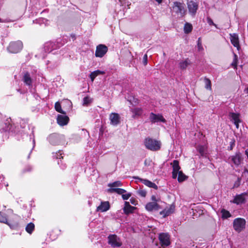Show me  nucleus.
Instances as JSON below:
<instances>
[{"mask_svg":"<svg viewBox=\"0 0 248 248\" xmlns=\"http://www.w3.org/2000/svg\"><path fill=\"white\" fill-rule=\"evenodd\" d=\"M187 9L189 15L194 17L197 13V11L199 8V4L197 2L194 1L193 0H187Z\"/></svg>","mask_w":248,"mask_h":248,"instance_id":"obj_8","label":"nucleus"},{"mask_svg":"<svg viewBox=\"0 0 248 248\" xmlns=\"http://www.w3.org/2000/svg\"><path fill=\"white\" fill-rule=\"evenodd\" d=\"M197 149L201 156H205L206 151L205 148L203 146L199 145L197 147Z\"/></svg>","mask_w":248,"mask_h":248,"instance_id":"obj_33","label":"nucleus"},{"mask_svg":"<svg viewBox=\"0 0 248 248\" xmlns=\"http://www.w3.org/2000/svg\"><path fill=\"white\" fill-rule=\"evenodd\" d=\"M108 243L113 248L120 247L122 245L120 239L116 234L109 235Z\"/></svg>","mask_w":248,"mask_h":248,"instance_id":"obj_9","label":"nucleus"},{"mask_svg":"<svg viewBox=\"0 0 248 248\" xmlns=\"http://www.w3.org/2000/svg\"><path fill=\"white\" fill-rule=\"evenodd\" d=\"M240 123H233L234 124V125H235L236 128L238 129L239 128V124Z\"/></svg>","mask_w":248,"mask_h":248,"instance_id":"obj_63","label":"nucleus"},{"mask_svg":"<svg viewBox=\"0 0 248 248\" xmlns=\"http://www.w3.org/2000/svg\"><path fill=\"white\" fill-rule=\"evenodd\" d=\"M58 165H60V167L62 170H64L66 168V164L62 163L61 160L58 161Z\"/></svg>","mask_w":248,"mask_h":248,"instance_id":"obj_49","label":"nucleus"},{"mask_svg":"<svg viewBox=\"0 0 248 248\" xmlns=\"http://www.w3.org/2000/svg\"><path fill=\"white\" fill-rule=\"evenodd\" d=\"M149 119L152 123H155L159 122L166 123V121L163 116L160 114H155L151 112L150 114Z\"/></svg>","mask_w":248,"mask_h":248,"instance_id":"obj_13","label":"nucleus"},{"mask_svg":"<svg viewBox=\"0 0 248 248\" xmlns=\"http://www.w3.org/2000/svg\"><path fill=\"white\" fill-rule=\"evenodd\" d=\"M234 143L233 142H231L230 147H228V149L230 150H232L233 147Z\"/></svg>","mask_w":248,"mask_h":248,"instance_id":"obj_59","label":"nucleus"},{"mask_svg":"<svg viewBox=\"0 0 248 248\" xmlns=\"http://www.w3.org/2000/svg\"><path fill=\"white\" fill-rule=\"evenodd\" d=\"M135 209L136 208L131 206L129 202H125L124 206L123 208V211L124 214L129 215V214L132 213Z\"/></svg>","mask_w":248,"mask_h":248,"instance_id":"obj_22","label":"nucleus"},{"mask_svg":"<svg viewBox=\"0 0 248 248\" xmlns=\"http://www.w3.org/2000/svg\"><path fill=\"white\" fill-rule=\"evenodd\" d=\"M138 194L142 197H145L146 195V191L144 190H139L138 191Z\"/></svg>","mask_w":248,"mask_h":248,"instance_id":"obj_47","label":"nucleus"},{"mask_svg":"<svg viewBox=\"0 0 248 248\" xmlns=\"http://www.w3.org/2000/svg\"><path fill=\"white\" fill-rule=\"evenodd\" d=\"M245 92H246L247 93H248V87L244 90Z\"/></svg>","mask_w":248,"mask_h":248,"instance_id":"obj_64","label":"nucleus"},{"mask_svg":"<svg viewBox=\"0 0 248 248\" xmlns=\"http://www.w3.org/2000/svg\"><path fill=\"white\" fill-rule=\"evenodd\" d=\"M220 212L221 213V217L223 219H226L232 217L230 212L225 209H222Z\"/></svg>","mask_w":248,"mask_h":248,"instance_id":"obj_26","label":"nucleus"},{"mask_svg":"<svg viewBox=\"0 0 248 248\" xmlns=\"http://www.w3.org/2000/svg\"><path fill=\"white\" fill-rule=\"evenodd\" d=\"M55 109L57 112L61 113V114H65V112L62 109L61 104L59 102H57L55 103Z\"/></svg>","mask_w":248,"mask_h":248,"instance_id":"obj_34","label":"nucleus"},{"mask_svg":"<svg viewBox=\"0 0 248 248\" xmlns=\"http://www.w3.org/2000/svg\"><path fill=\"white\" fill-rule=\"evenodd\" d=\"M245 155L247 156L248 159V148L245 151Z\"/></svg>","mask_w":248,"mask_h":248,"instance_id":"obj_62","label":"nucleus"},{"mask_svg":"<svg viewBox=\"0 0 248 248\" xmlns=\"http://www.w3.org/2000/svg\"><path fill=\"white\" fill-rule=\"evenodd\" d=\"M134 178L135 180H139L140 182H141L142 183L144 184L145 186H148L149 187L153 188L155 189H157L158 188L157 186L155 183H153L152 182L147 179L140 178L138 176H135L134 177Z\"/></svg>","mask_w":248,"mask_h":248,"instance_id":"obj_16","label":"nucleus"},{"mask_svg":"<svg viewBox=\"0 0 248 248\" xmlns=\"http://www.w3.org/2000/svg\"><path fill=\"white\" fill-rule=\"evenodd\" d=\"M90 103V98L88 96H86L83 98V105H87Z\"/></svg>","mask_w":248,"mask_h":248,"instance_id":"obj_46","label":"nucleus"},{"mask_svg":"<svg viewBox=\"0 0 248 248\" xmlns=\"http://www.w3.org/2000/svg\"><path fill=\"white\" fill-rule=\"evenodd\" d=\"M171 165L172 166V169L173 171L176 172H179L181 171L180 170L181 169L180 166H179V163L178 160H174L171 163Z\"/></svg>","mask_w":248,"mask_h":248,"instance_id":"obj_27","label":"nucleus"},{"mask_svg":"<svg viewBox=\"0 0 248 248\" xmlns=\"http://www.w3.org/2000/svg\"><path fill=\"white\" fill-rule=\"evenodd\" d=\"M69 121V117L65 114H58L57 118V122L60 126H64L68 123Z\"/></svg>","mask_w":248,"mask_h":248,"instance_id":"obj_15","label":"nucleus"},{"mask_svg":"<svg viewBox=\"0 0 248 248\" xmlns=\"http://www.w3.org/2000/svg\"><path fill=\"white\" fill-rule=\"evenodd\" d=\"M190 61L187 59L180 63V67L182 69H185L190 64Z\"/></svg>","mask_w":248,"mask_h":248,"instance_id":"obj_32","label":"nucleus"},{"mask_svg":"<svg viewBox=\"0 0 248 248\" xmlns=\"http://www.w3.org/2000/svg\"><path fill=\"white\" fill-rule=\"evenodd\" d=\"M172 10L173 12L180 14L181 16H183L185 12L184 4L177 1L173 2Z\"/></svg>","mask_w":248,"mask_h":248,"instance_id":"obj_10","label":"nucleus"},{"mask_svg":"<svg viewBox=\"0 0 248 248\" xmlns=\"http://www.w3.org/2000/svg\"><path fill=\"white\" fill-rule=\"evenodd\" d=\"M230 40L231 43L234 46L236 47L238 50L240 48L239 45V41L238 35L236 33H230Z\"/></svg>","mask_w":248,"mask_h":248,"instance_id":"obj_18","label":"nucleus"},{"mask_svg":"<svg viewBox=\"0 0 248 248\" xmlns=\"http://www.w3.org/2000/svg\"><path fill=\"white\" fill-rule=\"evenodd\" d=\"M193 29V27L191 24L189 23H186L184 27V31H192Z\"/></svg>","mask_w":248,"mask_h":248,"instance_id":"obj_38","label":"nucleus"},{"mask_svg":"<svg viewBox=\"0 0 248 248\" xmlns=\"http://www.w3.org/2000/svg\"><path fill=\"white\" fill-rule=\"evenodd\" d=\"M197 48L199 51H201L203 50V48L202 46V43L201 37L198 38L197 41Z\"/></svg>","mask_w":248,"mask_h":248,"instance_id":"obj_41","label":"nucleus"},{"mask_svg":"<svg viewBox=\"0 0 248 248\" xmlns=\"http://www.w3.org/2000/svg\"><path fill=\"white\" fill-rule=\"evenodd\" d=\"M207 23L210 25H215L216 27H217L216 25L214 23L212 19L210 18H207ZM216 28H217V27H216Z\"/></svg>","mask_w":248,"mask_h":248,"instance_id":"obj_53","label":"nucleus"},{"mask_svg":"<svg viewBox=\"0 0 248 248\" xmlns=\"http://www.w3.org/2000/svg\"><path fill=\"white\" fill-rule=\"evenodd\" d=\"M62 151L59 150L58 152L53 153V157L58 159L59 160H61V159L63 158V156H62Z\"/></svg>","mask_w":248,"mask_h":248,"instance_id":"obj_36","label":"nucleus"},{"mask_svg":"<svg viewBox=\"0 0 248 248\" xmlns=\"http://www.w3.org/2000/svg\"><path fill=\"white\" fill-rule=\"evenodd\" d=\"M165 210L166 211L165 216H168L174 212V206L171 205L169 208H165Z\"/></svg>","mask_w":248,"mask_h":248,"instance_id":"obj_37","label":"nucleus"},{"mask_svg":"<svg viewBox=\"0 0 248 248\" xmlns=\"http://www.w3.org/2000/svg\"><path fill=\"white\" fill-rule=\"evenodd\" d=\"M64 136L57 133H52L47 137V140L53 145H58L63 143Z\"/></svg>","mask_w":248,"mask_h":248,"instance_id":"obj_4","label":"nucleus"},{"mask_svg":"<svg viewBox=\"0 0 248 248\" xmlns=\"http://www.w3.org/2000/svg\"><path fill=\"white\" fill-rule=\"evenodd\" d=\"M70 37L72 39L73 41L76 39V35L74 34H71L70 35Z\"/></svg>","mask_w":248,"mask_h":248,"instance_id":"obj_61","label":"nucleus"},{"mask_svg":"<svg viewBox=\"0 0 248 248\" xmlns=\"http://www.w3.org/2000/svg\"><path fill=\"white\" fill-rule=\"evenodd\" d=\"M109 120L110 121V124L116 126L120 123V115L117 113H111L109 115Z\"/></svg>","mask_w":248,"mask_h":248,"instance_id":"obj_17","label":"nucleus"},{"mask_svg":"<svg viewBox=\"0 0 248 248\" xmlns=\"http://www.w3.org/2000/svg\"><path fill=\"white\" fill-rule=\"evenodd\" d=\"M187 179V176H186L182 170L180 171L178 173L177 180L179 183H181Z\"/></svg>","mask_w":248,"mask_h":248,"instance_id":"obj_31","label":"nucleus"},{"mask_svg":"<svg viewBox=\"0 0 248 248\" xmlns=\"http://www.w3.org/2000/svg\"><path fill=\"white\" fill-rule=\"evenodd\" d=\"M0 222L7 223V219L5 214H2L0 212Z\"/></svg>","mask_w":248,"mask_h":248,"instance_id":"obj_42","label":"nucleus"},{"mask_svg":"<svg viewBox=\"0 0 248 248\" xmlns=\"http://www.w3.org/2000/svg\"><path fill=\"white\" fill-rule=\"evenodd\" d=\"M142 62L144 65H147L148 62V57L147 54H145L143 56Z\"/></svg>","mask_w":248,"mask_h":248,"instance_id":"obj_50","label":"nucleus"},{"mask_svg":"<svg viewBox=\"0 0 248 248\" xmlns=\"http://www.w3.org/2000/svg\"><path fill=\"white\" fill-rule=\"evenodd\" d=\"M69 38L68 36H63L62 37V38H59L58 39H60V45L61 46V47H62L65 43L67 42V39Z\"/></svg>","mask_w":248,"mask_h":248,"instance_id":"obj_40","label":"nucleus"},{"mask_svg":"<svg viewBox=\"0 0 248 248\" xmlns=\"http://www.w3.org/2000/svg\"><path fill=\"white\" fill-rule=\"evenodd\" d=\"M122 185L123 184L121 182L118 181L114 182L112 183H109L108 185V186L111 188H117V187L122 186Z\"/></svg>","mask_w":248,"mask_h":248,"instance_id":"obj_35","label":"nucleus"},{"mask_svg":"<svg viewBox=\"0 0 248 248\" xmlns=\"http://www.w3.org/2000/svg\"><path fill=\"white\" fill-rule=\"evenodd\" d=\"M60 39H57L56 42H48L44 45V49L46 52H51L61 47L60 45Z\"/></svg>","mask_w":248,"mask_h":248,"instance_id":"obj_7","label":"nucleus"},{"mask_svg":"<svg viewBox=\"0 0 248 248\" xmlns=\"http://www.w3.org/2000/svg\"><path fill=\"white\" fill-rule=\"evenodd\" d=\"M109 191L112 192L116 193L119 195H123V194L126 193V191L122 188H111L109 189Z\"/></svg>","mask_w":248,"mask_h":248,"instance_id":"obj_30","label":"nucleus"},{"mask_svg":"<svg viewBox=\"0 0 248 248\" xmlns=\"http://www.w3.org/2000/svg\"><path fill=\"white\" fill-rule=\"evenodd\" d=\"M58 52V51H57V52H54L53 53V54H56V53L57 54ZM59 54H60L61 55H63L65 52V48L62 49L60 50H59Z\"/></svg>","mask_w":248,"mask_h":248,"instance_id":"obj_55","label":"nucleus"},{"mask_svg":"<svg viewBox=\"0 0 248 248\" xmlns=\"http://www.w3.org/2000/svg\"><path fill=\"white\" fill-rule=\"evenodd\" d=\"M231 161L236 166H238L241 163L243 158L241 154L238 152L234 155H232L231 157Z\"/></svg>","mask_w":248,"mask_h":248,"instance_id":"obj_21","label":"nucleus"},{"mask_svg":"<svg viewBox=\"0 0 248 248\" xmlns=\"http://www.w3.org/2000/svg\"><path fill=\"white\" fill-rule=\"evenodd\" d=\"M34 224L32 222H30L27 225L25 228V230L29 234H31L34 230Z\"/></svg>","mask_w":248,"mask_h":248,"instance_id":"obj_28","label":"nucleus"},{"mask_svg":"<svg viewBox=\"0 0 248 248\" xmlns=\"http://www.w3.org/2000/svg\"><path fill=\"white\" fill-rule=\"evenodd\" d=\"M165 212L166 211H165V209H164L162 211L160 212V214L161 215H162L163 217H167V216H165Z\"/></svg>","mask_w":248,"mask_h":248,"instance_id":"obj_58","label":"nucleus"},{"mask_svg":"<svg viewBox=\"0 0 248 248\" xmlns=\"http://www.w3.org/2000/svg\"><path fill=\"white\" fill-rule=\"evenodd\" d=\"M128 100L130 103V104L133 106H135L139 103V100L134 97H132V99L130 98Z\"/></svg>","mask_w":248,"mask_h":248,"instance_id":"obj_43","label":"nucleus"},{"mask_svg":"<svg viewBox=\"0 0 248 248\" xmlns=\"http://www.w3.org/2000/svg\"><path fill=\"white\" fill-rule=\"evenodd\" d=\"M30 139H32V144H33L32 148H33L35 145V141L33 131H32L31 134L30 135Z\"/></svg>","mask_w":248,"mask_h":248,"instance_id":"obj_52","label":"nucleus"},{"mask_svg":"<svg viewBox=\"0 0 248 248\" xmlns=\"http://www.w3.org/2000/svg\"><path fill=\"white\" fill-rule=\"evenodd\" d=\"M32 168L31 166H28L23 170V172H30L32 170Z\"/></svg>","mask_w":248,"mask_h":248,"instance_id":"obj_51","label":"nucleus"},{"mask_svg":"<svg viewBox=\"0 0 248 248\" xmlns=\"http://www.w3.org/2000/svg\"><path fill=\"white\" fill-rule=\"evenodd\" d=\"M247 192H243L240 194H237L234 198L232 202L237 205L244 203L246 202V196H247Z\"/></svg>","mask_w":248,"mask_h":248,"instance_id":"obj_14","label":"nucleus"},{"mask_svg":"<svg viewBox=\"0 0 248 248\" xmlns=\"http://www.w3.org/2000/svg\"><path fill=\"white\" fill-rule=\"evenodd\" d=\"M130 201L131 203L132 204L135 205H136L137 204L136 201L134 199L131 198V199H130Z\"/></svg>","mask_w":248,"mask_h":248,"instance_id":"obj_57","label":"nucleus"},{"mask_svg":"<svg viewBox=\"0 0 248 248\" xmlns=\"http://www.w3.org/2000/svg\"><path fill=\"white\" fill-rule=\"evenodd\" d=\"M240 116L239 113L235 112H230L229 115L231 121L233 123H241Z\"/></svg>","mask_w":248,"mask_h":248,"instance_id":"obj_23","label":"nucleus"},{"mask_svg":"<svg viewBox=\"0 0 248 248\" xmlns=\"http://www.w3.org/2000/svg\"><path fill=\"white\" fill-rule=\"evenodd\" d=\"M151 200L153 201V202H155L157 203V202H158V200L156 199V197L155 195H152L151 197Z\"/></svg>","mask_w":248,"mask_h":248,"instance_id":"obj_56","label":"nucleus"},{"mask_svg":"<svg viewBox=\"0 0 248 248\" xmlns=\"http://www.w3.org/2000/svg\"><path fill=\"white\" fill-rule=\"evenodd\" d=\"M131 196V194L130 193L125 194H123L122 195V198L124 200H127Z\"/></svg>","mask_w":248,"mask_h":248,"instance_id":"obj_48","label":"nucleus"},{"mask_svg":"<svg viewBox=\"0 0 248 248\" xmlns=\"http://www.w3.org/2000/svg\"><path fill=\"white\" fill-rule=\"evenodd\" d=\"M178 172L173 171L172 172V177L173 179H176L177 177L178 178Z\"/></svg>","mask_w":248,"mask_h":248,"instance_id":"obj_54","label":"nucleus"},{"mask_svg":"<svg viewBox=\"0 0 248 248\" xmlns=\"http://www.w3.org/2000/svg\"><path fill=\"white\" fill-rule=\"evenodd\" d=\"M108 47L105 45L100 44L96 46L95 55L96 57L102 58L107 52Z\"/></svg>","mask_w":248,"mask_h":248,"instance_id":"obj_12","label":"nucleus"},{"mask_svg":"<svg viewBox=\"0 0 248 248\" xmlns=\"http://www.w3.org/2000/svg\"><path fill=\"white\" fill-rule=\"evenodd\" d=\"M8 132L14 135L22 133V130H20L18 126L12 124L11 119H7L4 122L0 121V132Z\"/></svg>","mask_w":248,"mask_h":248,"instance_id":"obj_1","label":"nucleus"},{"mask_svg":"<svg viewBox=\"0 0 248 248\" xmlns=\"http://www.w3.org/2000/svg\"><path fill=\"white\" fill-rule=\"evenodd\" d=\"M246 223L245 219L240 217L236 218L233 221V229L236 232H240L245 228Z\"/></svg>","mask_w":248,"mask_h":248,"instance_id":"obj_6","label":"nucleus"},{"mask_svg":"<svg viewBox=\"0 0 248 248\" xmlns=\"http://www.w3.org/2000/svg\"><path fill=\"white\" fill-rule=\"evenodd\" d=\"M237 64V56L236 54H234V59L232 65L235 68Z\"/></svg>","mask_w":248,"mask_h":248,"instance_id":"obj_44","label":"nucleus"},{"mask_svg":"<svg viewBox=\"0 0 248 248\" xmlns=\"http://www.w3.org/2000/svg\"><path fill=\"white\" fill-rule=\"evenodd\" d=\"M110 208V204L108 202H101L100 204L97 207L96 211L104 212L108 210Z\"/></svg>","mask_w":248,"mask_h":248,"instance_id":"obj_19","label":"nucleus"},{"mask_svg":"<svg viewBox=\"0 0 248 248\" xmlns=\"http://www.w3.org/2000/svg\"><path fill=\"white\" fill-rule=\"evenodd\" d=\"M150 162V161L149 160L145 159V160L144 161L145 165L149 166L150 165L149 164Z\"/></svg>","mask_w":248,"mask_h":248,"instance_id":"obj_60","label":"nucleus"},{"mask_svg":"<svg viewBox=\"0 0 248 248\" xmlns=\"http://www.w3.org/2000/svg\"><path fill=\"white\" fill-rule=\"evenodd\" d=\"M146 209L148 211H153V210L157 211L160 209V206L155 202H150L146 204L145 206Z\"/></svg>","mask_w":248,"mask_h":248,"instance_id":"obj_20","label":"nucleus"},{"mask_svg":"<svg viewBox=\"0 0 248 248\" xmlns=\"http://www.w3.org/2000/svg\"><path fill=\"white\" fill-rule=\"evenodd\" d=\"M104 74V71H102L97 70H96V71H94L92 72L90 74V78L91 80H92V81H93L94 80V79H95V78L97 76H98L99 75H102V74Z\"/></svg>","mask_w":248,"mask_h":248,"instance_id":"obj_25","label":"nucleus"},{"mask_svg":"<svg viewBox=\"0 0 248 248\" xmlns=\"http://www.w3.org/2000/svg\"><path fill=\"white\" fill-rule=\"evenodd\" d=\"M133 113L132 117L135 118L136 117L140 116L143 113V110L140 108H135L131 109Z\"/></svg>","mask_w":248,"mask_h":248,"instance_id":"obj_24","label":"nucleus"},{"mask_svg":"<svg viewBox=\"0 0 248 248\" xmlns=\"http://www.w3.org/2000/svg\"><path fill=\"white\" fill-rule=\"evenodd\" d=\"M203 80L205 84V88L207 90L211 91L212 90V84L210 79L205 77Z\"/></svg>","mask_w":248,"mask_h":248,"instance_id":"obj_29","label":"nucleus"},{"mask_svg":"<svg viewBox=\"0 0 248 248\" xmlns=\"http://www.w3.org/2000/svg\"><path fill=\"white\" fill-rule=\"evenodd\" d=\"M146 148L152 151H156L160 150L161 143L160 141L148 137L144 141Z\"/></svg>","mask_w":248,"mask_h":248,"instance_id":"obj_3","label":"nucleus"},{"mask_svg":"<svg viewBox=\"0 0 248 248\" xmlns=\"http://www.w3.org/2000/svg\"><path fill=\"white\" fill-rule=\"evenodd\" d=\"M6 224L8 225L11 229L13 230H17L19 228V224L16 222L11 223L7 222Z\"/></svg>","mask_w":248,"mask_h":248,"instance_id":"obj_39","label":"nucleus"},{"mask_svg":"<svg viewBox=\"0 0 248 248\" xmlns=\"http://www.w3.org/2000/svg\"><path fill=\"white\" fill-rule=\"evenodd\" d=\"M23 48V43L20 41H13L10 42L7 49L11 53H17Z\"/></svg>","mask_w":248,"mask_h":248,"instance_id":"obj_5","label":"nucleus"},{"mask_svg":"<svg viewBox=\"0 0 248 248\" xmlns=\"http://www.w3.org/2000/svg\"><path fill=\"white\" fill-rule=\"evenodd\" d=\"M158 239L162 246L167 247L170 244V235L168 233L162 232L159 234Z\"/></svg>","mask_w":248,"mask_h":248,"instance_id":"obj_11","label":"nucleus"},{"mask_svg":"<svg viewBox=\"0 0 248 248\" xmlns=\"http://www.w3.org/2000/svg\"><path fill=\"white\" fill-rule=\"evenodd\" d=\"M46 19L45 18H39L38 19H36L33 21L34 23H38L39 24H41L42 23H44L45 21H46Z\"/></svg>","mask_w":248,"mask_h":248,"instance_id":"obj_45","label":"nucleus"},{"mask_svg":"<svg viewBox=\"0 0 248 248\" xmlns=\"http://www.w3.org/2000/svg\"><path fill=\"white\" fill-rule=\"evenodd\" d=\"M37 72V70L36 68L32 67L30 70L23 72L22 80L30 89L32 88L33 82L36 80Z\"/></svg>","mask_w":248,"mask_h":248,"instance_id":"obj_2","label":"nucleus"}]
</instances>
